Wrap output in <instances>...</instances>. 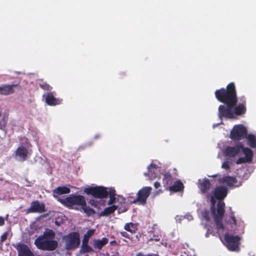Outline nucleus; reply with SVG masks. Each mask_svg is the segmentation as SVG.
<instances>
[{
    "instance_id": "obj_1",
    "label": "nucleus",
    "mask_w": 256,
    "mask_h": 256,
    "mask_svg": "<svg viewBox=\"0 0 256 256\" xmlns=\"http://www.w3.org/2000/svg\"><path fill=\"white\" fill-rule=\"evenodd\" d=\"M216 98L226 105H220L218 107V116L222 124L223 118L227 120H235L240 115V104H238L235 86L233 83L228 85L226 88L216 91Z\"/></svg>"
},
{
    "instance_id": "obj_2",
    "label": "nucleus",
    "mask_w": 256,
    "mask_h": 256,
    "mask_svg": "<svg viewBox=\"0 0 256 256\" xmlns=\"http://www.w3.org/2000/svg\"><path fill=\"white\" fill-rule=\"evenodd\" d=\"M224 204L222 202H218L217 206L216 211H215L212 207H211L212 212L214 216V220L218 229V233L222 243L230 250H238L239 238L238 236H234L228 234H226L224 236H221V231L222 232L224 226L221 221L224 213Z\"/></svg>"
},
{
    "instance_id": "obj_3",
    "label": "nucleus",
    "mask_w": 256,
    "mask_h": 256,
    "mask_svg": "<svg viewBox=\"0 0 256 256\" xmlns=\"http://www.w3.org/2000/svg\"><path fill=\"white\" fill-rule=\"evenodd\" d=\"M54 232L52 230H48L42 236L35 240L34 244L39 249L46 250H52L58 246L56 241L54 240Z\"/></svg>"
},
{
    "instance_id": "obj_4",
    "label": "nucleus",
    "mask_w": 256,
    "mask_h": 256,
    "mask_svg": "<svg viewBox=\"0 0 256 256\" xmlns=\"http://www.w3.org/2000/svg\"><path fill=\"white\" fill-rule=\"evenodd\" d=\"M84 192L88 194H91L95 198H103L110 196L108 204H112L116 202L115 198V190L112 188H106L102 186L88 187L84 189Z\"/></svg>"
},
{
    "instance_id": "obj_5",
    "label": "nucleus",
    "mask_w": 256,
    "mask_h": 256,
    "mask_svg": "<svg viewBox=\"0 0 256 256\" xmlns=\"http://www.w3.org/2000/svg\"><path fill=\"white\" fill-rule=\"evenodd\" d=\"M63 240L66 250L75 249L80 244L79 234L77 232L70 233L63 238Z\"/></svg>"
},
{
    "instance_id": "obj_6",
    "label": "nucleus",
    "mask_w": 256,
    "mask_h": 256,
    "mask_svg": "<svg viewBox=\"0 0 256 256\" xmlns=\"http://www.w3.org/2000/svg\"><path fill=\"white\" fill-rule=\"evenodd\" d=\"M60 201L62 204L68 207H73L74 206H82L86 203L84 198L80 195H71L65 198L61 199Z\"/></svg>"
},
{
    "instance_id": "obj_7",
    "label": "nucleus",
    "mask_w": 256,
    "mask_h": 256,
    "mask_svg": "<svg viewBox=\"0 0 256 256\" xmlns=\"http://www.w3.org/2000/svg\"><path fill=\"white\" fill-rule=\"evenodd\" d=\"M31 154V151L27 144L20 146L14 152L13 156L17 160L22 162L26 160Z\"/></svg>"
},
{
    "instance_id": "obj_8",
    "label": "nucleus",
    "mask_w": 256,
    "mask_h": 256,
    "mask_svg": "<svg viewBox=\"0 0 256 256\" xmlns=\"http://www.w3.org/2000/svg\"><path fill=\"white\" fill-rule=\"evenodd\" d=\"M246 138L247 144L252 148H256V136L252 134H248L246 127L241 124V140Z\"/></svg>"
},
{
    "instance_id": "obj_9",
    "label": "nucleus",
    "mask_w": 256,
    "mask_h": 256,
    "mask_svg": "<svg viewBox=\"0 0 256 256\" xmlns=\"http://www.w3.org/2000/svg\"><path fill=\"white\" fill-rule=\"evenodd\" d=\"M241 154L244 156L241 157V164L252 162L254 152L250 148L245 147L241 144Z\"/></svg>"
},
{
    "instance_id": "obj_10",
    "label": "nucleus",
    "mask_w": 256,
    "mask_h": 256,
    "mask_svg": "<svg viewBox=\"0 0 256 256\" xmlns=\"http://www.w3.org/2000/svg\"><path fill=\"white\" fill-rule=\"evenodd\" d=\"M152 190V188L150 186L144 187L138 191L137 194V199L134 200L133 202H138L141 204H145Z\"/></svg>"
},
{
    "instance_id": "obj_11",
    "label": "nucleus",
    "mask_w": 256,
    "mask_h": 256,
    "mask_svg": "<svg viewBox=\"0 0 256 256\" xmlns=\"http://www.w3.org/2000/svg\"><path fill=\"white\" fill-rule=\"evenodd\" d=\"M227 194L226 188L224 187L217 188L213 194L210 196V201L212 206H214L216 203L215 198L218 200L224 198Z\"/></svg>"
},
{
    "instance_id": "obj_12",
    "label": "nucleus",
    "mask_w": 256,
    "mask_h": 256,
    "mask_svg": "<svg viewBox=\"0 0 256 256\" xmlns=\"http://www.w3.org/2000/svg\"><path fill=\"white\" fill-rule=\"evenodd\" d=\"M240 152V144L236 143L234 146H228L225 150L226 154L230 157L234 158L236 156H239Z\"/></svg>"
},
{
    "instance_id": "obj_13",
    "label": "nucleus",
    "mask_w": 256,
    "mask_h": 256,
    "mask_svg": "<svg viewBox=\"0 0 256 256\" xmlns=\"http://www.w3.org/2000/svg\"><path fill=\"white\" fill-rule=\"evenodd\" d=\"M230 138L235 142H240V125H235L231 130Z\"/></svg>"
},
{
    "instance_id": "obj_14",
    "label": "nucleus",
    "mask_w": 256,
    "mask_h": 256,
    "mask_svg": "<svg viewBox=\"0 0 256 256\" xmlns=\"http://www.w3.org/2000/svg\"><path fill=\"white\" fill-rule=\"evenodd\" d=\"M16 249L18 256H32V254L28 246L24 244H20L17 245Z\"/></svg>"
},
{
    "instance_id": "obj_15",
    "label": "nucleus",
    "mask_w": 256,
    "mask_h": 256,
    "mask_svg": "<svg viewBox=\"0 0 256 256\" xmlns=\"http://www.w3.org/2000/svg\"><path fill=\"white\" fill-rule=\"evenodd\" d=\"M28 211L32 212L41 213L44 211V206L42 204L36 201L32 203L30 207L28 209Z\"/></svg>"
},
{
    "instance_id": "obj_16",
    "label": "nucleus",
    "mask_w": 256,
    "mask_h": 256,
    "mask_svg": "<svg viewBox=\"0 0 256 256\" xmlns=\"http://www.w3.org/2000/svg\"><path fill=\"white\" fill-rule=\"evenodd\" d=\"M62 100L56 98L52 93H48L46 96V102L50 106H55L60 104Z\"/></svg>"
},
{
    "instance_id": "obj_17",
    "label": "nucleus",
    "mask_w": 256,
    "mask_h": 256,
    "mask_svg": "<svg viewBox=\"0 0 256 256\" xmlns=\"http://www.w3.org/2000/svg\"><path fill=\"white\" fill-rule=\"evenodd\" d=\"M148 174L145 172L144 175L148 176L150 180H153L156 178V172L158 171V168L155 164H150L148 168Z\"/></svg>"
},
{
    "instance_id": "obj_18",
    "label": "nucleus",
    "mask_w": 256,
    "mask_h": 256,
    "mask_svg": "<svg viewBox=\"0 0 256 256\" xmlns=\"http://www.w3.org/2000/svg\"><path fill=\"white\" fill-rule=\"evenodd\" d=\"M16 85H3L0 86V94L4 95L10 94L14 92V87Z\"/></svg>"
},
{
    "instance_id": "obj_19",
    "label": "nucleus",
    "mask_w": 256,
    "mask_h": 256,
    "mask_svg": "<svg viewBox=\"0 0 256 256\" xmlns=\"http://www.w3.org/2000/svg\"><path fill=\"white\" fill-rule=\"evenodd\" d=\"M198 186L200 190L204 192L210 186L209 180L206 178L200 179L198 180Z\"/></svg>"
},
{
    "instance_id": "obj_20",
    "label": "nucleus",
    "mask_w": 256,
    "mask_h": 256,
    "mask_svg": "<svg viewBox=\"0 0 256 256\" xmlns=\"http://www.w3.org/2000/svg\"><path fill=\"white\" fill-rule=\"evenodd\" d=\"M70 192V189L66 186H60L53 190V194L56 197V194H62Z\"/></svg>"
},
{
    "instance_id": "obj_21",
    "label": "nucleus",
    "mask_w": 256,
    "mask_h": 256,
    "mask_svg": "<svg viewBox=\"0 0 256 256\" xmlns=\"http://www.w3.org/2000/svg\"><path fill=\"white\" fill-rule=\"evenodd\" d=\"M108 242V239L105 238L102 240H95L93 241V244L95 248L101 249L102 247Z\"/></svg>"
},
{
    "instance_id": "obj_22",
    "label": "nucleus",
    "mask_w": 256,
    "mask_h": 256,
    "mask_svg": "<svg viewBox=\"0 0 256 256\" xmlns=\"http://www.w3.org/2000/svg\"><path fill=\"white\" fill-rule=\"evenodd\" d=\"M222 182L226 183L229 186H234L237 183V180L235 178L228 176L224 177Z\"/></svg>"
},
{
    "instance_id": "obj_23",
    "label": "nucleus",
    "mask_w": 256,
    "mask_h": 256,
    "mask_svg": "<svg viewBox=\"0 0 256 256\" xmlns=\"http://www.w3.org/2000/svg\"><path fill=\"white\" fill-rule=\"evenodd\" d=\"M183 188V184L180 181L178 180L172 186L170 187L169 190L170 191L176 192L182 190Z\"/></svg>"
},
{
    "instance_id": "obj_24",
    "label": "nucleus",
    "mask_w": 256,
    "mask_h": 256,
    "mask_svg": "<svg viewBox=\"0 0 256 256\" xmlns=\"http://www.w3.org/2000/svg\"><path fill=\"white\" fill-rule=\"evenodd\" d=\"M118 206L113 205L108 207L106 208L105 210L102 212V214L103 216L108 215L114 212L116 210Z\"/></svg>"
},
{
    "instance_id": "obj_25",
    "label": "nucleus",
    "mask_w": 256,
    "mask_h": 256,
    "mask_svg": "<svg viewBox=\"0 0 256 256\" xmlns=\"http://www.w3.org/2000/svg\"><path fill=\"white\" fill-rule=\"evenodd\" d=\"M124 229L132 233L135 232L137 229L136 225L132 223H128L124 226Z\"/></svg>"
},
{
    "instance_id": "obj_26",
    "label": "nucleus",
    "mask_w": 256,
    "mask_h": 256,
    "mask_svg": "<svg viewBox=\"0 0 256 256\" xmlns=\"http://www.w3.org/2000/svg\"><path fill=\"white\" fill-rule=\"evenodd\" d=\"M94 230H88L86 234H84V238L82 240L83 243H88L89 240L90 238L94 234Z\"/></svg>"
},
{
    "instance_id": "obj_27",
    "label": "nucleus",
    "mask_w": 256,
    "mask_h": 256,
    "mask_svg": "<svg viewBox=\"0 0 256 256\" xmlns=\"http://www.w3.org/2000/svg\"><path fill=\"white\" fill-rule=\"evenodd\" d=\"M81 208L83 211L88 215H92L94 213V210L89 206H87L86 204L82 206Z\"/></svg>"
},
{
    "instance_id": "obj_28",
    "label": "nucleus",
    "mask_w": 256,
    "mask_h": 256,
    "mask_svg": "<svg viewBox=\"0 0 256 256\" xmlns=\"http://www.w3.org/2000/svg\"><path fill=\"white\" fill-rule=\"evenodd\" d=\"M246 102H242L241 103V117H242L243 115L246 112Z\"/></svg>"
},
{
    "instance_id": "obj_29",
    "label": "nucleus",
    "mask_w": 256,
    "mask_h": 256,
    "mask_svg": "<svg viewBox=\"0 0 256 256\" xmlns=\"http://www.w3.org/2000/svg\"><path fill=\"white\" fill-rule=\"evenodd\" d=\"M82 250L84 252H88L91 250V248L88 245V243H83Z\"/></svg>"
},
{
    "instance_id": "obj_30",
    "label": "nucleus",
    "mask_w": 256,
    "mask_h": 256,
    "mask_svg": "<svg viewBox=\"0 0 256 256\" xmlns=\"http://www.w3.org/2000/svg\"><path fill=\"white\" fill-rule=\"evenodd\" d=\"M8 214H6L4 218L0 216V226H2L4 225V222H5V220H8Z\"/></svg>"
},
{
    "instance_id": "obj_31",
    "label": "nucleus",
    "mask_w": 256,
    "mask_h": 256,
    "mask_svg": "<svg viewBox=\"0 0 256 256\" xmlns=\"http://www.w3.org/2000/svg\"><path fill=\"white\" fill-rule=\"evenodd\" d=\"M8 235V232H5L1 236L0 238V242H4L7 238Z\"/></svg>"
},
{
    "instance_id": "obj_32",
    "label": "nucleus",
    "mask_w": 256,
    "mask_h": 256,
    "mask_svg": "<svg viewBox=\"0 0 256 256\" xmlns=\"http://www.w3.org/2000/svg\"><path fill=\"white\" fill-rule=\"evenodd\" d=\"M202 216L206 220H209V217L208 216V214L206 212H204L202 213Z\"/></svg>"
},
{
    "instance_id": "obj_33",
    "label": "nucleus",
    "mask_w": 256,
    "mask_h": 256,
    "mask_svg": "<svg viewBox=\"0 0 256 256\" xmlns=\"http://www.w3.org/2000/svg\"><path fill=\"white\" fill-rule=\"evenodd\" d=\"M222 168L224 169H228L230 168V166L227 162H224L222 166Z\"/></svg>"
},
{
    "instance_id": "obj_34",
    "label": "nucleus",
    "mask_w": 256,
    "mask_h": 256,
    "mask_svg": "<svg viewBox=\"0 0 256 256\" xmlns=\"http://www.w3.org/2000/svg\"><path fill=\"white\" fill-rule=\"evenodd\" d=\"M184 217L183 216H177L176 218V221L178 222H180L182 220L184 219Z\"/></svg>"
},
{
    "instance_id": "obj_35",
    "label": "nucleus",
    "mask_w": 256,
    "mask_h": 256,
    "mask_svg": "<svg viewBox=\"0 0 256 256\" xmlns=\"http://www.w3.org/2000/svg\"><path fill=\"white\" fill-rule=\"evenodd\" d=\"M184 217V218H186L188 220H192V216L190 214H188Z\"/></svg>"
},
{
    "instance_id": "obj_36",
    "label": "nucleus",
    "mask_w": 256,
    "mask_h": 256,
    "mask_svg": "<svg viewBox=\"0 0 256 256\" xmlns=\"http://www.w3.org/2000/svg\"><path fill=\"white\" fill-rule=\"evenodd\" d=\"M121 235L125 238H128V234L125 232H120Z\"/></svg>"
},
{
    "instance_id": "obj_37",
    "label": "nucleus",
    "mask_w": 256,
    "mask_h": 256,
    "mask_svg": "<svg viewBox=\"0 0 256 256\" xmlns=\"http://www.w3.org/2000/svg\"><path fill=\"white\" fill-rule=\"evenodd\" d=\"M164 180H166V178H168L170 177V174L169 173H166L164 176Z\"/></svg>"
},
{
    "instance_id": "obj_38",
    "label": "nucleus",
    "mask_w": 256,
    "mask_h": 256,
    "mask_svg": "<svg viewBox=\"0 0 256 256\" xmlns=\"http://www.w3.org/2000/svg\"><path fill=\"white\" fill-rule=\"evenodd\" d=\"M118 200H120L121 203L124 202V199L122 196H118Z\"/></svg>"
},
{
    "instance_id": "obj_39",
    "label": "nucleus",
    "mask_w": 256,
    "mask_h": 256,
    "mask_svg": "<svg viewBox=\"0 0 256 256\" xmlns=\"http://www.w3.org/2000/svg\"><path fill=\"white\" fill-rule=\"evenodd\" d=\"M160 183L158 182H156L154 184V186L155 187V188H158V187L160 186Z\"/></svg>"
},
{
    "instance_id": "obj_40",
    "label": "nucleus",
    "mask_w": 256,
    "mask_h": 256,
    "mask_svg": "<svg viewBox=\"0 0 256 256\" xmlns=\"http://www.w3.org/2000/svg\"><path fill=\"white\" fill-rule=\"evenodd\" d=\"M2 123H4V120H0V128H2Z\"/></svg>"
},
{
    "instance_id": "obj_41",
    "label": "nucleus",
    "mask_w": 256,
    "mask_h": 256,
    "mask_svg": "<svg viewBox=\"0 0 256 256\" xmlns=\"http://www.w3.org/2000/svg\"><path fill=\"white\" fill-rule=\"evenodd\" d=\"M236 164H239L240 163V158H238L237 161H236Z\"/></svg>"
},
{
    "instance_id": "obj_42",
    "label": "nucleus",
    "mask_w": 256,
    "mask_h": 256,
    "mask_svg": "<svg viewBox=\"0 0 256 256\" xmlns=\"http://www.w3.org/2000/svg\"><path fill=\"white\" fill-rule=\"evenodd\" d=\"M232 218V220L234 223L235 224V222H236L235 219L233 217Z\"/></svg>"
},
{
    "instance_id": "obj_43",
    "label": "nucleus",
    "mask_w": 256,
    "mask_h": 256,
    "mask_svg": "<svg viewBox=\"0 0 256 256\" xmlns=\"http://www.w3.org/2000/svg\"><path fill=\"white\" fill-rule=\"evenodd\" d=\"M49 88H50V86H47V88H48V90H49Z\"/></svg>"
},
{
    "instance_id": "obj_44",
    "label": "nucleus",
    "mask_w": 256,
    "mask_h": 256,
    "mask_svg": "<svg viewBox=\"0 0 256 256\" xmlns=\"http://www.w3.org/2000/svg\"><path fill=\"white\" fill-rule=\"evenodd\" d=\"M216 126V124H214V125H213V127H214H214H215Z\"/></svg>"
},
{
    "instance_id": "obj_45",
    "label": "nucleus",
    "mask_w": 256,
    "mask_h": 256,
    "mask_svg": "<svg viewBox=\"0 0 256 256\" xmlns=\"http://www.w3.org/2000/svg\"><path fill=\"white\" fill-rule=\"evenodd\" d=\"M211 176H209V177H210Z\"/></svg>"
}]
</instances>
